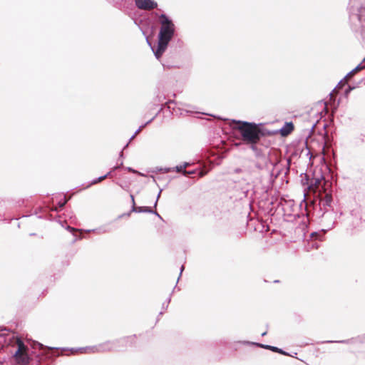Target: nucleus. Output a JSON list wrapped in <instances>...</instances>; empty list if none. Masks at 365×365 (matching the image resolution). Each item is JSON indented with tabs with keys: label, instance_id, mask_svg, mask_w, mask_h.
<instances>
[{
	"label": "nucleus",
	"instance_id": "nucleus-33",
	"mask_svg": "<svg viewBox=\"0 0 365 365\" xmlns=\"http://www.w3.org/2000/svg\"><path fill=\"white\" fill-rule=\"evenodd\" d=\"M66 202H67L66 200H64L63 202H60L58 203L59 207H64V205H66Z\"/></svg>",
	"mask_w": 365,
	"mask_h": 365
},
{
	"label": "nucleus",
	"instance_id": "nucleus-3",
	"mask_svg": "<svg viewBox=\"0 0 365 365\" xmlns=\"http://www.w3.org/2000/svg\"><path fill=\"white\" fill-rule=\"evenodd\" d=\"M232 123L237 125L234 128L239 130L242 140L247 145L257 144L262 137L264 135L263 130L259 127L261 124L236 120H233Z\"/></svg>",
	"mask_w": 365,
	"mask_h": 365
},
{
	"label": "nucleus",
	"instance_id": "nucleus-36",
	"mask_svg": "<svg viewBox=\"0 0 365 365\" xmlns=\"http://www.w3.org/2000/svg\"><path fill=\"white\" fill-rule=\"evenodd\" d=\"M130 198H131V201H132V205H135V200H134V196L133 195H130Z\"/></svg>",
	"mask_w": 365,
	"mask_h": 365
},
{
	"label": "nucleus",
	"instance_id": "nucleus-16",
	"mask_svg": "<svg viewBox=\"0 0 365 365\" xmlns=\"http://www.w3.org/2000/svg\"><path fill=\"white\" fill-rule=\"evenodd\" d=\"M155 118V116L153 117L150 120L146 122L144 125H142L141 126H140L139 128L135 132L134 135H136L144 127H145L147 125H148L150 123H151L154 120Z\"/></svg>",
	"mask_w": 365,
	"mask_h": 365
},
{
	"label": "nucleus",
	"instance_id": "nucleus-14",
	"mask_svg": "<svg viewBox=\"0 0 365 365\" xmlns=\"http://www.w3.org/2000/svg\"><path fill=\"white\" fill-rule=\"evenodd\" d=\"M251 150L255 153L257 157H259L262 155L261 150L257 147V144H249Z\"/></svg>",
	"mask_w": 365,
	"mask_h": 365
},
{
	"label": "nucleus",
	"instance_id": "nucleus-27",
	"mask_svg": "<svg viewBox=\"0 0 365 365\" xmlns=\"http://www.w3.org/2000/svg\"><path fill=\"white\" fill-rule=\"evenodd\" d=\"M242 172V169L237 168L233 170V173L238 174Z\"/></svg>",
	"mask_w": 365,
	"mask_h": 365
},
{
	"label": "nucleus",
	"instance_id": "nucleus-12",
	"mask_svg": "<svg viewBox=\"0 0 365 365\" xmlns=\"http://www.w3.org/2000/svg\"><path fill=\"white\" fill-rule=\"evenodd\" d=\"M16 343H17V346H18V349L15 352V354H16V355H19L21 352L27 351L26 346L24 344V343L20 339H17Z\"/></svg>",
	"mask_w": 365,
	"mask_h": 365
},
{
	"label": "nucleus",
	"instance_id": "nucleus-9",
	"mask_svg": "<svg viewBox=\"0 0 365 365\" xmlns=\"http://www.w3.org/2000/svg\"><path fill=\"white\" fill-rule=\"evenodd\" d=\"M14 356L15 357L16 361L19 364L26 365L29 363L30 358L27 352H21L19 355H16V354H14Z\"/></svg>",
	"mask_w": 365,
	"mask_h": 365
},
{
	"label": "nucleus",
	"instance_id": "nucleus-37",
	"mask_svg": "<svg viewBox=\"0 0 365 365\" xmlns=\"http://www.w3.org/2000/svg\"><path fill=\"white\" fill-rule=\"evenodd\" d=\"M153 213L154 215H155L156 216H158L159 218L162 219L161 216L156 211H153Z\"/></svg>",
	"mask_w": 365,
	"mask_h": 365
},
{
	"label": "nucleus",
	"instance_id": "nucleus-46",
	"mask_svg": "<svg viewBox=\"0 0 365 365\" xmlns=\"http://www.w3.org/2000/svg\"><path fill=\"white\" fill-rule=\"evenodd\" d=\"M342 83V81H339L338 86H339Z\"/></svg>",
	"mask_w": 365,
	"mask_h": 365
},
{
	"label": "nucleus",
	"instance_id": "nucleus-23",
	"mask_svg": "<svg viewBox=\"0 0 365 365\" xmlns=\"http://www.w3.org/2000/svg\"><path fill=\"white\" fill-rule=\"evenodd\" d=\"M171 297L170 296L168 297V301L166 303L163 304V309H166L168 307L169 303L170 302Z\"/></svg>",
	"mask_w": 365,
	"mask_h": 365
},
{
	"label": "nucleus",
	"instance_id": "nucleus-49",
	"mask_svg": "<svg viewBox=\"0 0 365 365\" xmlns=\"http://www.w3.org/2000/svg\"><path fill=\"white\" fill-rule=\"evenodd\" d=\"M287 163H288V165H289V163H290V160H287Z\"/></svg>",
	"mask_w": 365,
	"mask_h": 365
},
{
	"label": "nucleus",
	"instance_id": "nucleus-43",
	"mask_svg": "<svg viewBox=\"0 0 365 365\" xmlns=\"http://www.w3.org/2000/svg\"><path fill=\"white\" fill-rule=\"evenodd\" d=\"M266 334H267V331H264V332L262 333V336H265Z\"/></svg>",
	"mask_w": 365,
	"mask_h": 365
},
{
	"label": "nucleus",
	"instance_id": "nucleus-35",
	"mask_svg": "<svg viewBox=\"0 0 365 365\" xmlns=\"http://www.w3.org/2000/svg\"><path fill=\"white\" fill-rule=\"evenodd\" d=\"M183 270H184V266H183V265H182V266H181V268H180V276H179V277H178V281L179 280V279H180V276H181L182 272V271H183Z\"/></svg>",
	"mask_w": 365,
	"mask_h": 365
},
{
	"label": "nucleus",
	"instance_id": "nucleus-48",
	"mask_svg": "<svg viewBox=\"0 0 365 365\" xmlns=\"http://www.w3.org/2000/svg\"><path fill=\"white\" fill-rule=\"evenodd\" d=\"M362 338H363V340L365 341V334L362 336Z\"/></svg>",
	"mask_w": 365,
	"mask_h": 365
},
{
	"label": "nucleus",
	"instance_id": "nucleus-17",
	"mask_svg": "<svg viewBox=\"0 0 365 365\" xmlns=\"http://www.w3.org/2000/svg\"><path fill=\"white\" fill-rule=\"evenodd\" d=\"M364 68H365V66L362 65V63H361L352 70H353V72H354L356 73V72H358L362 69H364Z\"/></svg>",
	"mask_w": 365,
	"mask_h": 365
},
{
	"label": "nucleus",
	"instance_id": "nucleus-18",
	"mask_svg": "<svg viewBox=\"0 0 365 365\" xmlns=\"http://www.w3.org/2000/svg\"><path fill=\"white\" fill-rule=\"evenodd\" d=\"M176 171L177 173H182L183 174V171L185 170L184 168L181 165H177L173 168V171Z\"/></svg>",
	"mask_w": 365,
	"mask_h": 365
},
{
	"label": "nucleus",
	"instance_id": "nucleus-6",
	"mask_svg": "<svg viewBox=\"0 0 365 365\" xmlns=\"http://www.w3.org/2000/svg\"><path fill=\"white\" fill-rule=\"evenodd\" d=\"M319 194L320 196V206H322L324 209H326V207H331L332 203V195L331 191L328 190V188L324 187V191Z\"/></svg>",
	"mask_w": 365,
	"mask_h": 365
},
{
	"label": "nucleus",
	"instance_id": "nucleus-40",
	"mask_svg": "<svg viewBox=\"0 0 365 365\" xmlns=\"http://www.w3.org/2000/svg\"><path fill=\"white\" fill-rule=\"evenodd\" d=\"M123 150H121L120 153V155H119V158H123Z\"/></svg>",
	"mask_w": 365,
	"mask_h": 365
},
{
	"label": "nucleus",
	"instance_id": "nucleus-29",
	"mask_svg": "<svg viewBox=\"0 0 365 365\" xmlns=\"http://www.w3.org/2000/svg\"><path fill=\"white\" fill-rule=\"evenodd\" d=\"M319 235H320V234L318 233V232H312L311 234V237H312V238H317Z\"/></svg>",
	"mask_w": 365,
	"mask_h": 365
},
{
	"label": "nucleus",
	"instance_id": "nucleus-42",
	"mask_svg": "<svg viewBox=\"0 0 365 365\" xmlns=\"http://www.w3.org/2000/svg\"><path fill=\"white\" fill-rule=\"evenodd\" d=\"M256 167H257V168H259V169H262V167H261V166H260V165H259V164H257V165H256Z\"/></svg>",
	"mask_w": 365,
	"mask_h": 365
},
{
	"label": "nucleus",
	"instance_id": "nucleus-1",
	"mask_svg": "<svg viewBox=\"0 0 365 365\" xmlns=\"http://www.w3.org/2000/svg\"><path fill=\"white\" fill-rule=\"evenodd\" d=\"M348 11L351 29L365 38V0H350Z\"/></svg>",
	"mask_w": 365,
	"mask_h": 365
},
{
	"label": "nucleus",
	"instance_id": "nucleus-25",
	"mask_svg": "<svg viewBox=\"0 0 365 365\" xmlns=\"http://www.w3.org/2000/svg\"><path fill=\"white\" fill-rule=\"evenodd\" d=\"M162 190H162V189H160V191H159V192H158V195H157V198H156V200H155V204H154V207H156V206H157L158 201V199H159V197H160V193H161Z\"/></svg>",
	"mask_w": 365,
	"mask_h": 365
},
{
	"label": "nucleus",
	"instance_id": "nucleus-11",
	"mask_svg": "<svg viewBox=\"0 0 365 365\" xmlns=\"http://www.w3.org/2000/svg\"><path fill=\"white\" fill-rule=\"evenodd\" d=\"M131 212H138V213H140V212L150 213V212H153V210L150 207H137V206L133 205L132 207H131Z\"/></svg>",
	"mask_w": 365,
	"mask_h": 365
},
{
	"label": "nucleus",
	"instance_id": "nucleus-4",
	"mask_svg": "<svg viewBox=\"0 0 365 365\" xmlns=\"http://www.w3.org/2000/svg\"><path fill=\"white\" fill-rule=\"evenodd\" d=\"M131 339V336H127L113 341H106L96 346H86L80 348L81 352L85 353H96L110 351H120L121 346L126 345Z\"/></svg>",
	"mask_w": 365,
	"mask_h": 365
},
{
	"label": "nucleus",
	"instance_id": "nucleus-31",
	"mask_svg": "<svg viewBox=\"0 0 365 365\" xmlns=\"http://www.w3.org/2000/svg\"><path fill=\"white\" fill-rule=\"evenodd\" d=\"M66 229H67L68 230H69L70 232H74L78 231V230H76V229H75V228H73V227H71V226H68V227H66Z\"/></svg>",
	"mask_w": 365,
	"mask_h": 365
},
{
	"label": "nucleus",
	"instance_id": "nucleus-41",
	"mask_svg": "<svg viewBox=\"0 0 365 365\" xmlns=\"http://www.w3.org/2000/svg\"><path fill=\"white\" fill-rule=\"evenodd\" d=\"M136 135H133L130 138V140L129 141H131Z\"/></svg>",
	"mask_w": 365,
	"mask_h": 365
},
{
	"label": "nucleus",
	"instance_id": "nucleus-22",
	"mask_svg": "<svg viewBox=\"0 0 365 365\" xmlns=\"http://www.w3.org/2000/svg\"><path fill=\"white\" fill-rule=\"evenodd\" d=\"M354 87H352V86H349L347 87V88H346V90H345V91H344V95H345L346 96H347L349 94V93H350V92L354 89Z\"/></svg>",
	"mask_w": 365,
	"mask_h": 365
},
{
	"label": "nucleus",
	"instance_id": "nucleus-24",
	"mask_svg": "<svg viewBox=\"0 0 365 365\" xmlns=\"http://www.w3.org/2000/svg\"><path fill=\"white\" fill-rule=\"evenodd\" d=\"M195 170H192V171L184 170L183 171V175H192V174H195Z\"/></svg>",
	"mask_w": 365,
	"mask_h": 365
},
{
	"label": "nucleus",
	"instance_id": "nucleus-15",
	"mask_svg": "<svg viewBox=\"0 0 365 365\" xmlns=\"http://www.w3.org/2000/svg\"><path fill=\"white\" fill-rule=\"evenodd\" d=\"M111 173V171L108 172L107 174L103 175V176H101L96 179H94L92 182H91V185H94V184H96V183H98L100 182H101L102 180H105L106 178H108L110 174Z\"/></svg>",
	"mask_w": 365,
	"mask_h": 365
},
{
	"label": "nucleus",
	"instance_id": "nucleus-5",
	"mask_svg": "<svg viewBox=\"0 0 365 365\" xmlns=\"http://www.w3.org/2000/svg\"><path fill=\"white\" fill-rule=\"evenodd\" d=\"M331 183L326 181L323 175H321L318 178L314 177L312 178L310 180V184L308 185V188L314 192H319V193L324 191V187L328 188L329 187H331Z\"/></svg>",
	"mask_w": 365,
	"mask_h": 365
},
{
	"label": "nucleus",
	"instance_id": "nucleus-32",
	"mask_svg": "<svg viewBox=\"0 0 365 365\" xmlns=\"http://www.w3.org/2000/svg\"><path fill=\"white\" fill-rule=\"evenodd\" d=\"M163 170H164V173H168V172H170V171H173V168H165Z\"/></svg>",
	"mask_w": 365,
	"mask_h": 365
},
{
	"label": "nucleus",
	"instance_id": "nucleus-13",
	"mask_svg": "<svg viewBox=\"0 0 365 365\" xmlns=\"http://www.w3.org/2000/svg\"><path fill=\"white\" fill-rule=\"evenodd\" d=\"M355 341H356V339L354 338H351V339H346V340H339V341L329 340V341H327L326 342L329 343V344H331V343L352 344Z\"/></svg>",
	"mask_w": 365,
	"mask_h": 365
},
{
	"label": "nucleus",
	"instance_id": "nucleus-19",
	"mask_svg": "<svg viewBox=\"0 0 365 365\" xmlns=\"http://www.w3.org/2000/svg\"><path fill=\"white\" fill-rule=\"evenodd\" d=\"M302 181L304 185L307 184V185H309L310 184L309 177L307 175H305L304 178H302Z\"/></svg>",
	"mask_w": 365,
	"mask_h": 365
},
{
	"label": "nucleus",
	"instance_id": "nucleus-21",
	"mask_svg": "<svg viewBox=\"0 0 365 365\" xmlns=\"http://www.w3.org/2000/svg\"><path fill=\"white\" fill-rule=\"evenodd\" d=\"M309 245H311V246L313 247V248H315V249H318L319 247V245L317 242H315L314 240H312V242H309Z\"/></svg>",
	"mask_w": 365,
	"mask_h": 365
},
{
	"label": "nucleus",
	"instance_id": "nucleus-8",
	"mask_svg": "<svg viewBox=\"0 0 365 365\" xmlns=\"http://www.w3.org/2000/svg\"><path fill=\"white\" fill-rule=\"evenodd\" d=\"M252 344L258 346V347H262V348H264L265 349H269V350H271L272 351H274V352H277V353H279V354H282L283 355H287V353L285 352L284 351H283L282 349L277 347V346H270V345H266V344H260V343H252Z\"/></svg>",
	"mask_w": 365,
	"mask_h": 365
},
{
	"label": "nucleus",
	"instance_id": "nucleus-34",
	"mask_svg": "<svg viewBox=\"0 0 365 365\" xmlns=\"http://www.w3.org/2000/svg\"><path fill=\"white\" fill-rule=\"evenodd\" d=\"M190 165L189 163H184L182 165H181L182 166V168H184V170H185V168Z\"/></svg>",
	"mask_w": 365,
	"mask_h": 365
},
{
	"label": "nucleus",
	"instance_id": "nucleus-50",
	"mask_svg": "<svg viewBox=\"0 0 365 365\" xmlns=\"http://www.w3.org/2000/svg\"><path fill=\"white\" fill-rule=\"evenodd\" d=\"M163 312L161 311V312H160V314H160V315H162V314H163Z\"/></svg>",
	"mask_w": 365,
	"mask_h": 365
},
{
	"label": "nucleus",
	"instance_id": "nucleus-7",
	"mask_svg": "<svg viewBox=\"0 0 365 365\" xmlns=\"http://www.w3.org/2000/svg\"><path fill=\"white\" fill-rule=\"evenodd\" d=\"M135 4L138 9L145 11H150L158 6L154 0H135Z\"/></svg>",
	"mask_w": 365,
	"mask_h": 365
},
{
	"label": "nucleus",
	"instance_id": "nucleus-38",
	"mask_svg": "<svg viewBox=\"0 0 365 365\" xmlns=\"http://www.w3.org/2000/svg\"><path fill=\"white\" fill-rule=\"evenodd\" d=\"M125 215H126V216H130V212L126 213V214H123V215H120V216H119V217L120 218V217H123V216H125Z\"/></svg>",
	"mask_w": 365,
	"mask_h": 365
},
{
	"label": "nucleus",
	"instance_id": "nucleus-30",
	"mask_svg": "<svg viewBox=\"0 0 365 365\" xmlns=\"http://www.w3.org/2000/svg\"><path fill=\"white\" fill-rule=\"evenodd\" d=\"M355 73L353 72V70H351L350 72H349L346 76L344 77V79L349 78L350 76H353Z\"/></svg>",
	"mask_w": 365,
	"mask_h": 365
},
{
	"label": "nucleus",
	"instance_id": "nucleus-26",
	"mask_svg": "<svg viewBox=\"0 0 365 365\" xmlns=\"http://www.w3.org/2000/svg\"><path fill=\"white\" fill-rule=\"evenodd\" d=\"M125 169H126L128 171L131 172V173H139L137 170H135L133 169V168H130V167H128V168H126Z\"/></svg>",
	"mask_w": 365,
	"mask_h": 365
},
{
	"label": "nucleus",
	"instance_id": "nucleus-47",
	"mask_svg": "<svg viewBox=\"0 0 365 365\" xmlns=\"http://www.w3.org/2000/svg\"><path fill=\"white\" fill-rule=\"evenodd\" d=\"M320 237H321V235L317 239H319V240H321V238H319Z\"/></svg>",
	"mask_w": 365,
	"mask_h": 365
},
{
	"label": "nucleus",
	"instance_id": "nucleus-39",
	"mask_svg": "<svg viewBox=\"0 0 365 365\" xmlns=\"http://www.w3.org/2000/svg\"><path fill=\"white\" fill-rule=\"evenodd\" d=\"M199 175H200V177H203L205 175V173L200 171Z\"/></svg>",
	"mask_w": 365,
	"mask_h": 365
},
{
	"label": "nucleus",
	"instance_id": "nucleus-28",
	"mask_svg": "<svg viewBox=\"0 0 365 365\" xmlns=\"http://www.w3.org/2000/svg\"><path fill=\"white\" fill-rule=\"evenodd\" d=\"M122 166H123V162H120V163L119 165H117L116 166H114L112 170H118V169L120 168Z\"/></svg>",
	"mask_w": 365,
	"mask_h": 365
},
{
	"label": "nucleus",
	"instance_id": "nucleus-10",
	"mask_svg": "<svg viewBox=\"0 0 365 365\" xmlns=\"http://www.w3.org/2000/svg\"><path fill=\"white\" fill-rule=\"evenodd\" d=\"M293 130H294V125L292 122L285 123L284 125L280 129V133L282 136H287Z\"/></svg>",
	"mask_w": 365,
	"mask_h": 365
},
{
	"label": "nucleus",
	"instance_id": "nucleus-20",
	"mask_svg": "<svg viewBox=\"0 0 365 365\" xmlns=\"http://www.w3.org/2000/svg\"><path fill=\"white\" fill-rule=\"evenodd\" d=\"M6 334L3 333V334H0V343H6Z\"/></svg>",
	"mask_w": 365,
	"mask_h": 365
},
{
	"label": "nucleus",
	"instance_id": "nucleus-2",
	"mask_svg": "<svg viewBox=\"0 0 365 365\" xmlns=\"http://www.w3.org/2000/svg\"><path fill=\"white\" fill-rule=\"evenodd\" d=\"M159 19L161 26L158 36V46L155 51L153 48L157 59L162 56L175 34V25L168 16L162 14L159 16Z\"/></svg>",
	"mask_w": 365,
	"mask_h": 365
},
{
	"label": "nucleus",
	"instance_id": "nucleus-44",
	"mask_svg": "<svg viewBox=\"0 0 365 365\" xmlns=\"http://www.w3.org/2000/svg\"><path fill=\"white\" fill-rule=\"evenodd\" d=\"M37 344H38V346L40 348H41V347L43 346V345H42L41 344H40V343H37Z\"/></svg>",
	"mask_w": 365,
	"mask_h": 365
},
{
	"label": "nucleus",
	"instance_id": "nucleus-45",
	"mask_svg": "<svg viewBox=\"0 0 365 365\" xmlns=\"http://www.w3.org/2000/svg\"><path fill=\"white\" fill-rule=\"evenodd\" d=\"M128 146V143H127V144L124 146V148H123V150L124 149H125Z\"/></svg>",
	"mask_w": 365,
	"mask_h": 365
}]
</instances>
